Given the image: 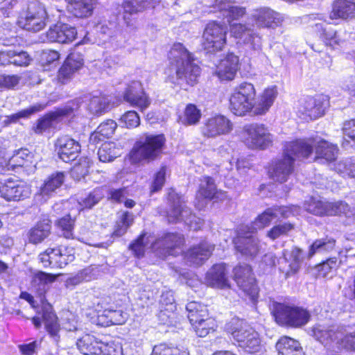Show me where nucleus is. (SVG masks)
Segmentation results:
<instances>
[{"label":"nucleus","mask_w":355,"mask_h":355,"mask_svg":"<svg viewBox=\"0 0 355 355\" xmlns=\"http://www.w3.org/2000/svg\"><path fill=\"white\" fill-rule=\"evenodd\" d=\"M56 279V276L40 272L35 275L33 279V286L36 288L40 295H42L48 288V285Z\"/></svg>","instance_id":"a18cd8bd"},{"label":"nucleus","mask_w":355,"mask_h":355,"mask_svg":"<svg viewBox=\"0 0 355 355\" xmlns=\"http://www.w3.org/2000/svg\"><path fill=\"white\" fill-rule=\"evenodd\" d=\"M332 19H351L355 18V1L335 0L331 12Z\"/></svg>","instance_id":"c756f323"},{"label":"nucleus","mask_w":355,"mask_h":355,"mask_svg":"<svg viewBox=\"0 0 355 355\" xmlns=\"http://www.w3.org/2000/svg\"><path fill=\"white\" fill-rule=\"evenodd\" d=\"M89 166L90 162L88 158H80L79 162L73 166L71 173L73 175L77 174L78 176L84 177L88 173Z\"/></svg>","instance_id":"338daca9"},{"label":"nucleus","mask_w":355,"mask_h":355,"mask_svg":"<svg viewBox=\"0 0 355 355\" xmlns=\"http://www.w3.org/2000/svg\"><path fill=\"white\" fill-rule=\"evenodd\" d=\"M156 293L152 291L149 287L139 288L137 291V300L141 302V306H148L151 304L155 299Z\"/></svg>","instance_id":"052dcab7"},{"label":"nucleus","mask_w":355,"mask_h":355,"mask_svg":"<svg viewBox=\"0 0 355 355\" xmlns=\"http://www.w3.org/2000/svg\"><path fill=\"white\" fill-rule=\"evenodd\" d=\"M171 71H175L173 82L180 87L195 85L200 74V67L192 55L181 43L174 44L168 53Z\"/></svg>","instance_id":"f03ea898"},{"label":"nucleus","mask_w":355,"mask_h":355,"mask_svg":"<svg viewBox=\"0 0 355 355\" xmlns=\"http://www.w3.org/2000/svg\"><path fill=\"white\" fill-rule=\"evenodd\" d=\"M166 141L164 135H147L137 141L131 151L133 161L153 160L162 152Z\"/></svg>","instance_id":"0eeeda50"},{"label":"nucleus","mask_w":355,"mask_h":355,"mask_svg":"<svg viewBox=\"0 0 355 355\" xmlns=\"http://www.w3.org/2000/svg\"><path fill=\"white\" fill-rule=\"evenodd\" d=\"M192 327L199 337H205L210 331L214 330L216 324L213 318L207 317L206 319L192 324Z\"/></svg>","instance_id":"3c124183"},{"label":"nucleus","mask_w":355,"mask_h":355,"mask_svg":"<svg viewBox=\"0 0 355 355\" xmlns=\"http://www.w3.org/2000/svg\"><path fill=\"white\" fill-rule=\"evenodd\" d=\"M239 58L233 53H228L216 67V73L222 80H231L238 69Z\"/></svg>","instance_id":"393cba45"},{"label":"nucleus","mask_w":355,"mask_h":355,"mask_svg":"<svg viewBox=\"0 0 355 355\" xmlns=\"http://www.w3.org/2000/svg\"><path fill=\"white\" fill-rule=\"evenodd\" d=\"M186 309L188 312V319L191 325L209 317L207 307L200 303L190 302L187 304Z\"/></svg>","instance_id":"a19ab883"},{"label":"nucleus","mask_w":355,"mask_h":355,"mask_svg":"<svg viewBox=\"0 0 355 355\" xmlns=\"http://www.w3.org/2000/svg\"><path fill=\"white\" fill-rule=\"evenodd\" d=\"M105 317L107 320L106 325L122 324L126 319V313L121 310H105L103 314L99 316V318Z\"/></svg>","instance_id":"603ef678"},{"label":"nucleus","mask_w":355,"mask_h":355,"mask_svg":"<svg viewBox=\"0 0 355 355\" xmlns=\"http://www.w3.org/2000/svg\"><path fill=\"white\" fill-rule=\"evenodd\" d=\"M214 8L223 12L228 22L239 19L246 13L245 8L234 6L229 0H215Z\"/></svg>","instance_id":"7c9ffc66"},{"label":"nucleus","mask_w":355,"mask_h":355,"mask_svg":"<svg viewBox=\"0 0 355 355\" xmlns=\"http://www.w3.org/2000/svg\"><path fill=\"white\" fill-rule=\"evenodd\" d=\"M234 128L233 123L225 116L218 114L208 119L201 127L202 135L207 138L230 134Z\"/></svg>","instance_id":"4468645a"},{"label":"nucleus","mask_w":355,"mask_h":355,"mask_svg":"<svg viewBox=\"0 0 355 355\" xmlns=\"http://www.w3.org/2000/svg\"><path fill=\"white\" fill-rule=\"evenodd\" d=\"M116 127V123L112 119L101 123L96 130L90 136V141L93 143H98L104 139L111 137Z\"/></svg>","instance_id":"ea45409f"},{"label":"nucleus","mask_w":355,"mask_h":355,"mask_svg":"<svg viewBox=\"0 0 355 355\" xmlns=\"http://www.w3.org/2000/svg\"><path fill=\"white\" fill-rule=\"evenodd\" d=\"M53 248L54 267L62 268L75 259V250L73 248L67 246H59Z\"/></svg>","instance_id":"58836bf2"},{"label":"nucleus","mask_w":355,"mask_h":355,"mask_svg":"<svg viewBox=\"0 0 355 355\" xmlns=\"http://www.w3.org/2000/svg\"><path fill=\"white\" fill-rule=\"evenodd\" d=\"M58 227L63 231V236L65 238H70L72 236L73 220L69 215H67L59 219L57 222Z\"/></svg>","instance_id":"680f3d73"},{"label":"nucleus","mask_w":355,"mask_h":355,"mask_svg":"<svg viewBox=\"0 0 355 355\" xmlns=\"http://www.w3.org/2000/svg\"><path fill=\"white\" fill-rule=\"evenodd\" d=\"M340 202L312 201V214L319 216H336L340 212Z\"/></svg>","instance_id":"4c0bfd02"},{"label":"nucleus","mask_w":355,"mask_h":355,"mask_svg":"<svg viewBox=\"0 0 355 355\" xmlns=\"http://www.w3.org/2000/svg\"><path fill=\"white\" fill-rule=\"evenodd\" d=\"M253 232L248 225H241L233 240L236 252L248 259H254L262 248L260 240L252 234Z\"/></svg>","instance_id":"9d476101"},{"label":"nucleus","mask_w":355,"mask_h":355,"mask_svg":"<svg viewBox=\"0 0 355 355\" xmlns=\"http://www.w3.org/2000/svg\"><path fill=\"white\" fill-rule=\"evenodd\" d=\"M103 355H123L122 345L120 343L111 341L107 343H102L101 349Z\"/></svg>","instance_id":"bf43d9fd"},{"label":"nucleus","mask_w":355,"mask_h":355,"mask_svg":"<svg viewBox=\"0 0 355 355\" xmlns=\"http://www.w3.org/2000/svg\"><path fill=\"white\" fill-rule=\"evenodd\" d=\"M336 241L333 239L324 238L316 239L312 243V255L317 251L330 252L335 248Z\"/></svg>","instance_id":"6e6d98bb"},{"label":"nucleus","mask_w":355,"mask_h":355,"mask_svg":"<svg viewBox=\"0 0 355 355\" xmlns=\"http://www.w3.org/2000/svg\"><path fill=\"white\" fill-rule=\"evenodd\" d=\"M64 174L62 172H56L51 174L44 181L40 187V193L42 196L49 197L59 189L64 181Z\"/></svg>","instance_id":"c9c22d12"},{"label":"nucleus","mask_w":355,"mask_h":355,"mask_svg":"<svg viewBox=\"0 0 355 355\" xmlns=\"http://www.w3.org/2000/svg\"><path fill=\"white\" fill-rule=\"evenodd\" d=\"M207 284L216 288H227L230 287L227 277V269L225 263L214 265L206 274Z\"/></svg>","instance_id":"4be33fe9"},{"label":"nucleus","mask_w":355,"mask_h":355,"mask_svg":"<svg viewBox=\"0 0 355 355\" xmlns=\"http://www.w3.org/2000/svg\"><path fill=\"white\" fill-rule=\"evenodd\" d=\"M44 108V106L41 104L34 105L27 109L23 110L16 114L10 116H7L6 119L3 121V126H7L11 123H17L21 118H27L31 114L40 112Z\"/></svg>","instance_id":"09e8293b"},{"label":"nucleus","mask_w":355,"mask_h":355,"mask_svg":"<svg viewBox=\"0 0 355 355\" xmlns=\"http://www.w3.org/2000/svg\"><path fill=\"white\" fill-rule=\"evenodd\" d=\"M311 153V146L304 139L286 142L283 154L271 164L269 174L275 182H286L294 171L295 158L304 159Z\"/></svg>","instance_id":"7ed1b4c3"},{"label":"nucleus","mask_w":355,"mask_h":355,"mask_svg":"<svg viewBox=\"0 0 355 355\" xmlns=\"http://www.w3.org/2000/svg\"><path fill=\"white\" fill-rule=\"evenodd\" d=\"M244 141L252 149H266L272 145L273 136L268 128L261 123H251L243 127Z\"/></svg>","instance_id":"f8f14e48"},{"label":"nucleus","mask_w":355,"mask_h":355,"mask_svg":"<svg viewBox=\"0 0 355 355\" xmlns=\"http://www.w3.org/2000/svg\"><path fill=\"white\" fill-rule=\"evenodd\" d=\"M233 272L238 286L254 300L258 295V288L251 267L248 264L239 265L234 268Z\"/></svg>","instance_id":"2eb2a0df"},{"label":"nucleus","mask_w":355,"mask_h":355,"mask_svg":"<svg viewBox=\"0 0 355 355\" xmlns=\"http://www.w3.org/2000/svg\"><path fill=\"white\" fill-rule=\"evenodd\" d=\"M155 242V236L147 232L142 233L130 245L129 249L137 258L144 256L146 250L148 248L153 250V244Z\"/></svg>","instance_id":"473e14b6"},{"label":"nucleus","mask_w":355,"mask_h":355,"mask_svg":"<svg viewBox=\"0 0 355 355\" xmlns=\"http://www.w3.org/2000/svg\"><path fill=\"white\" fill-rule=\"evenodd\" d=\"M256 91L252 84L242 83L234 88L230 98V109L237 116H245L253 108Z\"/></svg>","instance_id":"6e6552de"},{"label":"nucleus","mask_w":355,"mask_h":355,"mask_svg":"<svg viewBox=\"0 0 355 355\" xmlns=\"http://www.w3.org/2000/svg\"><path fill=\"white\" fill-rule=\"evenodd\" d=\"M33 155L27 149L17 151L9 159L8 165L15 168L17 167H28L32 162Z\"/></svg>","instance_id":"c03bdc74"},{"label":"nucleus","mask_w":355,"mask_h":355,"mask_svg":"<svg viewBox=\"0 0 355 355\" xmlns=\"http://www.w3.org/2000/svg\"><path fill=\"white\" fill-rule=\"evenodd\" d=\"M227 28L216 21L209 23L203 33L202 46L208 53L223 50L226 44Z\"/></svg>","instance_id":"9b49d317"},{"label":"nucleus","mask_w":355,"mask_h":355,"mask_svg":"<svg viewBox=\"0 0 355 355\" xmlns=\"http://www.w3.org/2000/svg\"><path fill=\"white\" fill-rule=\"evenodd\" d=\"M184 243V238L180 234L167 233L160 238L155 239L153 244V250L157 252L160 257L175 255V250L180 248Z\"/></svg>","instance_id":"dca6fc26"},{"label":"nucleus","mask_w":355,"mask_h":355,"mask_svg":"<svg viewBox=\"0 0 355 355\" xmlns=\"http://www.w3.org/2000/svg\"><path fill=\"white\" fill-rule=\"evenodd\" d=\"M57 115L56 113H51L38 120L35 132L40 134L50 128L52 125L53 120L56 119Z\"/></svg>","instance_id":"774afa93"},{"label":"nucleus","mask_w":355,"mask_h":355,"mask_svg":"<svg viewBox=\"0 0 355 355\" xmlns=\"http://www.w3.org/2000/svg\"><path fill=\"white\" fill-rule=\"evenodd\" d=\"M166 173V168L165 166L162 167L160 170L156 173L150 187L151 193L157 192L162 189L165 183Z\"/></svg>","instance_id":"e2e57ef3"},{"label":"nucleus","mask_w":355,"mask_h":355,"mask_svg":"<svg viewBox=\"0 0 355 355\" xmlns=\"http://www.w3.org/2000/svg\"><path fill=\"white\" fill-rule=\"evenodd\" d=\"M294 228L291 223H279L272 227L268 232L267 236L272 240H275L280 236L287 235Z\"/></svg>","instance_id":"5fc2aeb1"},{"label":"nucleus","mask_w":355,"mask_h":355,"mask_svg":"<svg viewBox=\"0 0 355 355\" xmlns=\"http://www.w3.org/2000/svg\"><path fill=\"white\" fill-rule=\"evenodd\" d=\"M168 202L169 209L167 211V218L169 223H176L182 220L189 224L191 228L194 230L201 227L202 221L191 214L190 209L187 207L182 196L174 190L168 192Z\"/></svg>","instance_id":"423d86ee"},{"label":"nucleus","mask_w":355,"mask_h":355,"mask_svg":"<svg viewBox=\"0 0 355 355\" xmlns=\"http://www.w3.org/2000/svg\"><path fill=\"white\" fill-rule=\"evenodd\" d=\"M139 89H140V83L134 82L126 89L123 94V98L125 101L132 105L137 106L143 111L150 105V101L145 93L142 92L141 95L137 93Z\"/></svg>","instance_id":"c85d7f7f"},{"label":"nucleus","mask_w":355,"mask_h":355,"mask_svg":"<svg viewBox=\"0 0 355 355\" xmlns=\"http://www.w3.org/2000/svg\"><path fill=\"white\" fill-rule=\"evenodd\" d=\"M283 17L279 12L264 7L254 10L248 21L230 24L231 35L250 49L259 51L262 46V38L259 30L263 28H275L279 26Z\"/></svg>","instance_id":"f257e3e1"},{"label":"nucleus","mask_w":355,"mask_h":355,"mask_svg":"<svg viewBox=\"0 0 355 355\" xmlns=\"http://www.w3.org/2000/svg\"><path fill=\"white\" fill-rule=\"evenodd\" d=\"M95 0H71L68 10L77 17H87L92 15Z\"/></svg>","instance_id":"72a5a7b5"},{"label":"nucleus","mask_w":355,"mask_h":355,"mask_svg":"<svg viewBox=\"0 0 355 355\" xmlns=\"http://www.w3.org/2000/svg\"><path fill=\"white\" fill-rule=\"evenodd\" d=\"M80 352L84 355H101L102 353V342L95 336L86 334L78 339L76 343Z\"/></svg>","instance_id":"2f4dec72"},{"label":"nucleus","mask_w":355,"mask_h":355,"mask_svg":"<svg viewBox=\"0 0 355 355\" xmlns=\"http://www.w3.org/2000/svg\"><path fill=\"white\" fill-rule=\"evenodd\" d=\"M151 355H189L187 350H181L179 348H171L165 345L155 346Z\"/></svg>","instance_id":"13d9d810"},{"label":"nucleus","mask_w":355,"mask_h":355,"mask_svg":"<svg viewBox=\"0 0 355 355\" xmlns=\"http://www.w3.org/2000/svg\"><path fill=\"white\" fill-rule=\"evenodd\" d=\"M103 197V189L102 188H96L87 197L82 199L79 204L83 208L90 209L96 205Z\"/></svg>","instance_id":"864d4df0"},{"label":"nucleus","mask_w":355,"mask_h":355,"mask_svg":"<svg viewBox=\"0 0 355 355\" xmlns=\"http://www.w3.org/2000/svg\"><path fill=\"white\" fill-rule=\"evenodd\" d=\"M200 117V110L196 105L189 104L185 108L183 122L187 125H195L199 121Z\"/></svg>","instance_id":"4d7b16f0"},{"label":"nucleus","mask_w":355,"mask_h":355,"mask_svg":"<svg viewBox=\"0 0 355 355\" xmlns=\"http://www.w3.org/2000/svg\"><path fill=\"white\" fill-rule=\"evenodd\" d=\"M283 261L288 266L286 267L280 266V270L285 273L287 277L295 274L299 270L303 261L302 252L297 248L290 250H285L283 252Z\"/></svg>","instance_id":"a878e982"},{"label":"nucleus","mask_w":355,"mask_h":355,"mask_svg":"<svg viewBox=\"0 0 355 355\" xmlns=\"http://www.w3.org/2000/svg\"><path fill=\"white\" fill-rule=\"evenodd\" d=\"M47 19L44 6L37 1H33L29 3L26 12L19 15L17 24L24 30L38 32L46 26Z\"/></svg>","instance_id":"1a4fd4ad"},{"label":"nucleus","mask_w":355,"mask_h":355,"mask_svg":"<svg viewBox=\"0 0 355 355\" xmlns=\"http://www.w3.org/2000/svg\"><path fill=\"white\" fill-rule=\"evenodd\" d=\"M77 35L75 27L63 23H58L49 28L46 33V40L50 42L67 44L73 42Z\"/></svg>","instance_id":"a211bd4d"},{"label":"nucleus","mask_w":355,"mask_h":355,"mask_svg":"<svg viewBox=\"0 0 355 355\" xmlns=\"http://www.w3.org/2000/svg\"><path fill=\"white\" fill-rule=\"evenodd\" d=\"M313 152L314 153V161L322 164H329L337 159L339 148L336 144L322 139L314 146H312Z\"/></svg>","instance_id":"f3484780"},{"label":"nucleus","mask_w":355,"mask_h":355,"mask_svg":"<svg viewBox=\"0 0 355 355\" xmlns=\"http://www.w3.org/2000/svg\"><path fill=\"white\" fill-rule=\"evenodd\" d=\"M289 214L290 211L286 207L275 206L268 208L257 217L253 223V227H250L251 230L262 229L268 226L272 220L281 218H288Z\"/></svg>","instance_id":"5701e85b"},{"label":"nucleus","mask_w":355,"mask_h":355,"mask_svg":"<svg viewBox=\"0 0 355 355\" xmlns=\"http://www.w3.org/2000/svg\"><path fill=\"white\" fill-rule=\"evenodd\" d=\"M31 193V188L18 179L8 178L0 184V195L7 201L23 200Z\"/></svg>","instance_id":"ddd939ff"},{"label":"nucleus","mask_w":355,"mask_h":355,"mask_svg":"<svg viewBox=\"0 0 355 355\" xmlns=\"http://www.w3.org/2000/svg\"><path fill=\"white\" fill-rule=\"evenodd\" d=\"M161 0H124L123 3V19L127 25L130 24V17L160 2Z\"/></svg>","instance_id":"cd10ccee"},{"label":"nucleus","mask_w":355,"mask_h":355,"mask_svg":"<svg viewBox=\"0 0 355 355\" xmlns=\"http://www.w3.org/2000/svg\"><path fill=\"white\" fill-rule=\"evenodd\" d=\"M83 56L78 52H71L60 67L58 78L63 84L67 83L83 66Z\"/></svg>","instance_id":"412c9836"},{"label":"nucleus","mask_w":355,"mask_h":355,"mask_svg":"<svg viewBox=\"0 0 355 355\" xmlns=\"http://www.w3.org/2000/svg\"><path fill=\"white\" fill-rule=\"evenodd\" d=\"M121 121L123 123L127 128H135L139 125L140 119L136 112L128 111L121 116Z\"/></svg>","instance_id":"69168bd1"},{"label":"nucleus","mask_w":355,"mask_h":355,"mask_svg":"<svg viewBox=\"0 0 355 355\" xmlns=\"http://www.w3.org/2000/svg\"><path fill=\"white\" fill-rule=\"evenodd\" d=\"M225 193L218 191L214 180L209 176H202L199 179L197 197L202 199H222Z\"/></svg>","instance_id":"bb28decb"},{"label":"nucleus","mask_w":355,"mask_h":355,"mask_svg":"<svg viewBox=\"0 0 355 355\" xmlns=\"http://www.w3.org/2000/svg\"><path fill=\"white\" fill-rule=\"evenodd\" d=\"M51 227L49 220L39 221L28 232L29 241L35 244L41 243L50 234Z\"/></svg>","instance_id":"e433bc0d"},{"label":"nucleus","mask_w":355,"mask_h":355,"mask_svg":"<svg viewBox=\"0 0 355 355\" xmlns=\"http://www.w3.org/2000/svg\"><path fill=\"white\" fill-rule=\"evenodd\" d=\"M330 106L329 97L324 94H316L312 101V120L323 116Z\"/></svg>","instance_id":"79ce46f5"},{"label":"nucleus","mask_w":355,"mask_h":355,"mask_svg":"<svg viewBox=\"0 0 355 355\" xmlns=\"http://www.w3.org/2000/svg\"><path fill=\"white\" fill-rule=\"evenodd\" d=\"M14 55H12V64L19 67H26L32 60L27 52L18 51L13 49Z\"/></svg>","instance_id":"0e129e2a"},{"label":"nucleus","mask_w":355,"mask_h":355,"mask_svg":"<svg viewBox=\"0 0 355 355\" xmlns=\"http://www.w3.org/2000/svg\"><path fill=\"white\" fill-rule=\"evenodd\" d=\"M278 355H304L298 341L289 337L281 338L276 344Z\"/></svg>","instance_id":"f704fd0d"},{"label":"nucleus","mask_w":355,"mask_h":355,"mask_svg":"<svg viewBox=\"0 0 355 355\" xmlns=\"http://www.w3.org/2000/svg\"><path fill=\"white\" fill-rule=\"evenodd\" d=\"M43 320L44 321L45 327L51 337L58 343L60 340V325L58 322L56 315L52 311H44L43 313Z\"/></svg>","instance_id":"37998d69"},{"label":"nucleus","mask_w":355,"mask_h":355,"mask_svg":"<svg viewBox=\"0 0 355 355\" xmlns=\"http://www.w3.org/2000/svg\"><path fill=\"white\" fill-rule=\"evenodd\" d=\"M215 245L204 241L189 248L184 254L186 261L190 265H202L211 256Z\"/></svg>","instance_id":"aec40b11"},{"label":"nucleus","mask_w":355,"mask_h":355,"mask_svg":"<svg viewBox=\"0 0 355 355\" xmlns=\"http://www.w3.org/2000/svg\"><path fill=\"white\" fill-rule=\"evenodd\" d=\"M270 310L277 323L282 326L300 327L309 321L308 311L300 306L273 302Z\"/></svg>","instance_id":"39448f33"},{"label":"nucleus","mask_w":355,"mask_h":355,"mask_svg":"<svg viewBox=\"0 0 355 355\" xmlns=\"http://www.w3.org/2000/svg\"><path fill=\"white\" fill-rule=\"evenodd\" d=\"M277 94L276 86L266 88L259 96L257 101L255 103L253 102V108L250 112H252L254 115L265 114L273 104Z\"/></svg>","instance_id":"b1692460"},{"label":"nucleus","mask_w":355,"mask_h":355,"mask_svg":"<svg viewBox=\"0 0 355 355\" xmlns=\"http://www.w3.org/2000/svg\"><path fill=\"white\" fill-rule=\"evenodd\" d=\"M120 149L113 142H105L101 145L98 151L99 160L102 162L113 161L119 156Z\"/></svg>","instance_id":"49530a36"},{"label":"nucleus","mask_w":355,"mask_h":355,"mask_svg":"<svg viewBox=\"0 0 355 355\" xmlns=\"http://www.w3.org/2000/svg\"><path fill=\"white\" fill-rule=\"evenodd\" d=\"M340 265L336 257L328 258L325 261L315 266L316 276L318 277H325L333 271L337 270Z\"/></svg>","instance_id":"de8ad7c7"},{"label":"nucleus","mask_w":355,"mask_h":355,"mask_svg":"<svg viewBox=\"0 0 355 355\" xmlns=\"http://www.w3.org/2000/svg\"><path fill=\"white\" fill-rule=\"evenodd\" d=\"M227 331L231 334L238 346L245 352L254 354L261 349L259 334L245 321L233 318L227 326Z\"/></svg>","instance_id":"20e7f679"},{"label":"nucleus","mask_w":355,"mask_h":355,"mask_svg":"<svg viewBox=\"0 0 355 355\" xmlns=\"http://www.w3.org/2000/svg\"><path fill=\"white\" fill-rule=\"evenodd\" d=\"M55 146L58 155L64 162L75 160L80 151L79 143L67 135L59 137Z\"/></svg>","instance_id":"6ab92c4d"},{"label":"nucleus","mask_w":355,"mask_h":355,"mask_svg":"<svg viewBox=\"0 0 355 355\" xmlns=\"http://www.w3.org/2000/svg\"><path fill=\"white\" fill-rule=\"evenodd\" d=\"M110 99L105 96H93L89 103V109L94 114L107 111L110 107Z\"/></svg>","instance_id":"8fccbe9b"}]
</instances>
